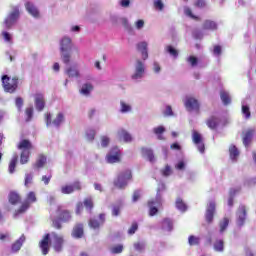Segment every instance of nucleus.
Listing matches in <instances>:
<instances>
[{
	"mask_svg": "<svg viewBox=\"0 0 256 256\" xmlns=\"http://www.w3.org/2000/svg\"><path fill=\"white\" fill-rule=\"evenodd\" d=\"M73 49V41L69 36H64L60 40V53L61 59L65 65H69L71 62V51Z\"/></svg>",
	"mask_w": 256,
	"mask_h": 256,
	"instance_id": "1",
	"label": "nucleus"
},
{
	"mask_svg": "<svg viewBox=\"0 0 256 256\" xmlns=\"http://www.w3.org/2000/svg\"><path fill=\"white\" fill-rule=\"evenodd\" d=\"M3 89L6 93H15L19 85V78L9 77V75H3L1 78Z\"/></svg>",
	"mask_w": 256,
	"mask_h": 256,
	"instance_id": "2",
	"label": "nucleus"
},
{
	"mask_svg": "<svg viewBox=\"0 0 256 256\" xmlns=\"http://www.w3.org/2000/svg\"><path fill=\"white\" fill-rule=\"evenodd\" d=\"M19 17H21L19 6H14L4 20L6 29H12L15 27V25H17V21H19Z\"/></svg>",
	"mask_w": 256,
	"mask_h": 256,
	"instance_id": "3",
	"label": "nucleus"
},
{
	"mask_svg": "<svg viewBox=\"0 0 256 256\" xmlns=\"http://www.w3.org/2000/svg\"><path fill=\"white\" fill-rule=\"evenodd\" d=\"M145 77V62L137 59L134 64V71L131 75L132 81L139 83Z\"/></svg>",
	"mask_w": 256,
	"mask_h": 256,
	"instance_id": "4",
	"label": "nucleus"
},
{
	"mask_svg": "<svg viewBox=\"0 0 256 256\" xmlns=\"http://www.w3.org/2000/svg\"><path fill=\"white\" fill-rule=\"evenodd\" d=\"M46 127L53 125L56 129H59L63 123H65V114L63 112H59L56 114L55 118L51 120V113H47L45 117Z\"/></svg>",
	"mask_w": 256,
	"mask_h": 256,
	"instance_id": "5",
	"label": "nucleus"
},
{
	"mask_svg": "<svg viewBox=\"0 0 256 256\" xmlns=\"http://www.w3.org/2000/svg\"><path fill=\"white\" fill-rule=\"evenodd\" d=\"M130 179H131V172L129 170H125L118 174L117 179L114 180V185L115 187H118V189H125Z\"/></svg>",
	"mask_w": 256,
	"mask_h": 256,
	"instance_id": "6",
	"label": "nucleus"
},
{
	"mask_svg": "<svg viewBox=\"0 0 256 256\" xmlns=\"http://www.w3.org/2000/svg\"><path fill=\"white\" fill-rule=\"evenodd\" d=\"M37 201V196L35 195V192H29L26 201L23 202L20 209L15 213V215H21V213H25L27 209L31 206V203H35Z\"/></svg>",
	"mask_w": 256,
	"mask_h": 256,
	"instance_id": "7",
	"label": "nucleus"
},
{
	"mask_svg": "<svg viewBox=\"0 0 256 256\" xmlns=\"http://www.w3.org/2000/svg\"><path fill=\"white\" fill-rule=\"evenodd\" d=\"M247 219V208L245 205H240L236 212V225L238 227H243Z\"/></svg>",
	"mask_w": 256,
	"mask_h": 256,
	"instance_id": "8",
	"label": "nucleus"
},
{
	"mask_svg": "<svg viewBox=\"0 0 256 256\" xmlns=\"http://www.w3.org/2000/svg\"><path fill=\"white\" fill-rule=\"evenodd\" d=\"M192 141L200 153H205V142H203V136H201L197 130L192 131Z\"/></svg>",
	"mask_w": 256,
	"mask_h": 256,
	"instance_id": "9",
	"label": "nucleus"
},
{
	"mask_svg": "<svg viewBox=\"0 0 256 256\" xmlns=\"http://www.w3.org/2000/svg\"><path fill=\"white\" fill-rule=\"evenodd\" d=\"M106 159L107 163H119V161H121V150H119V147H112Z\"/></svg>",
	"mask_w": 256,
	"mask_h": 256,
	"instance_id": "10",
	"label": "nucleus"
},
{
	"mask_svg": "<svg viewBox=\"0 0 256 256\" xmlns=\"http://www.w3.org/2000/svg\"><path fill=\"white\" fill-rule=\"evenodd\" d=\"M51 243L54 247V251H56L57 253L61 252L63 249V243H64L63 236L58 235L55 232H52L51 233Z\"/></svg>",
	"mask_w": 256,
	"mask_h": 256,
	"instance_id": "11",
	"label": "nucleus"
},
{
	"mask_svg": "<svg viewBox=\"0 0 256 256\" xmlns=\"http://www.w3.org/2000/svg\"><path fill=\"white\" fill-rule=\"evenodd\" d=\"M75 191H81V182L76 181L72 184L64 185L61 187V193L63 195H71V193H75Z\"/></svg>",
	"mask_w": 256,
	"mask_h": 256,
	"instance_id": "12",
	"label": "nucleus"
},
{
	"mask_svg": "<svg viewBox=\"0 0 256 256\" xmlns=\"http://www.w3.org/2000/svg\"><path fill=\"white\" fill-rule=\"evenodd\" d=\"M214 215H215V201L211 200L206 207L205 218L207 223H213Z\"/></svg>",
	"mask_w": 256,
	"mask_h": 256,
	"instance_id": "13",
	"label": "nucleus"
},
{
	"mask_svg": "<svg viewBox=\"0 0 256 256\" xmlns=\"http://www.w3.org/2000/svg\"><path fill=\"white\" fill-rule=\"evenodd\" d=\"M34 105L36 110L39 112L45 109V96L41 93H37L34 95Z\"/></svg>",
	"mask_w": 256,
	"mask_h": 256,
	"instance_id": "14",
	"label": "nucleus"
},
{
	"mask_svg": "<svg viewBox=\"0 0 256 256\" xmlns=\"http://www.w3.org/2000/svg\"><path fill=\"white\" fill-rule=\"evenodd\" d=\"M105 224V214H100L98 219L97 218H91L89 220V227H91V229H99V227H101L102 225Z\"/></svg>",
	"mask_w": 256,
	"mask_h": 256,
	"instance_id": "15",
	"label": "nucleus"
},
{
	"mask_svg": "<svg viewBox=\"0 0 256 256\" xmlns=\"http://www.w3.org/2000/svg\"><path fill=\"white\" fill-rule=\"evenodd\" d=\"M184 105L188 111H198L199 102L193 97H186Z\"/></svg>",
	"mask_w": 256,
	"mask_h": 256,
	"instance_id": "16",
	"label": "nucleus"
},
{
	"mask_svg": "<svg viewBox=\"0 0 256 256\" xmlns=\"http://www.w3.org/2000/svg\"><path fill=\"white\" fill-rule=\"evenodd\" d=\"M65 75H67L70 79H78V77H81V72L77 66H68L65 68Z\"/></svg>",
	"mask_w": 256,
	"mask_h": 256,
	"instance_id": "17",
	"label": "nucleus"
},
{
	"mask_svg": "<svg viewBox=\"0 0 256 256\" xmlns=\"http://www.w3.org/2000/svg\"><path fill=\"white\" fill-rule=\"evenodd\" d=\"M25 234H22L18 240H16L12 246H11V252L12 253H19L21 251V248L23 247V244L25 243Z\"/></svg>",
	"mask_w": 256,
	"mask_h": 256,
	"instance_id": "18",
	"label": "nucleus"
},
{
	"mask_svg": "<svg viewBox=\"0 0 256 256\" xmlns=\"http://www.w3.org/2000/svg\"><path fill=\"white\" fill-rule=\"evenodd\" d=\"M117 136L118 139H120V141H124V143H131V141H133V137L125 129H119L117 132Z\"/></svg>",
	"mask_w": 256,
	"mask_h": 256,
	"instance_id": "19",
	"label": "nucleus"
},
{
	"mask_svg": "<svg viewBox=\"0 0 256 256\" xmlns=\"http://www.w3.org/2000/svg\"><path fill=\"white\" fill-rule=\"evenodd\" d=\"M51 235L50 234H46L44 239L41 240L40 242V249L42 251V255H47V253H49V239H50Z\"/></svg>",
	"mask_w": 256,
	"mask_h": 256,
	"instance_id": "20",
	"label": "nucleus"
},
{
	"mask_svg": "<svg viewBox=\"0 0 256 256\" xmlns=\"http://www.w3.org/2000/svg\"><path fill=\"white\" fill-rule=\"evenodd\" d=\"M84 230H83V224L79 223L76 224L72 230V237L74 239H81L83 237Z\"/></svg>",
	"mask_w": 256,
	"mask_h": 256,
	"instance_id": "21",
	"label": "nucleus"
},
{
	"mask_svg": "<svg viewBox=\"0 0 256 256\" xmlns=\"http://www.w3.org/2000/svg\"><path fill=\"white\" fill-rule=\"evenodd\" d=\"M147 42H140L137 44L138 51L141 52L143 61H147L149 58V53L147 52Z\"/></svg>",
	"mask_w": 256,
	"mask_h": 256,
	"instance_id": "22",
	"label": "nucleus"
},
{
	"mask_svg": "<svg viewBox=\"0 0 256 256\" xmlns=\"http://www.w3.org/2000/svg\"><path fill=\"white\" fill-rule=\"evenodd\" d=\"M159 203H157V198L155 200H150L148 202V206L150 208V211H149V215L150 217H153L155 215H157V213H159V209H157V207H159Z\"/></svg>",
	"mask_w": 256,
	"mask_h": 256,
	"instance_id": "23",
	"label": "nucleus"
},
{
	"mask_svg": "<svg viewBox=\"0 0 256 256\" xmlns=\"http://www.w3.org/2000/svg\"><path fill=\"white\" fill-rule=\"evenodd\" d=\"M18 149H20V151L31 152V149H33V144H31V141H29L27 139H23L19 142Z\"/></svg>",
	"mask_w": 256,
	"mask_h": 256,
	"instance_id": "24",
	"label": "nucleus"
},
{
	"mask_svg": "<svg viewBox=\"0 0 256 256\" xmlns=\"http://www.w3.org/2000/svg\"><path fill=\"white\" fill-rule=\"evenodd\" d=\"M26 9L28 13L32 15V17H34L35 19H39V15H40L39 10L35 5H33V3L31 2L26 3Z\"/></svg>",
	"mask_w": 256,
	"mask_h": 256,
	"instance_id": "25",
	"label": "nucleus"
},
{
	"mask_svg": "<svg viewBox=\"0 0 256 256\" xmlns=\"http://www.w3.org/2000/svg\"><path fill=\"white\" fill-rule=\"evenodd\" d=\"M253 135H255V129H248L243 137V145L249 147V143H251Z\"/></svg>",
	"mask_w": 256,
	"mask_h": 256,
	"instance_id": "26",
	"label": "nucleus"
},
{
	"mask_svg": "<svg viewBox=\"0 0 256 256\" xmlns=\"http://www.w3.org/2000/svg\"><path fill=\"white\" fill-rule=\"evenodd\" d=\"M202 29L206 31H217V22L212 20H205Z\"/></svg>",
	"mask_w": 256,
	"mask_h": 256,
	"instance_id": "27",
	"label": "nucleus"
},
{
	"mask_svg": "<svg viewBox=\"0 0 256 256\" xmlns=\"http://www.w3.org/2000/svg\"><path fill=\"white\" fill-rule=\"evenodd\" d=\"M133 111V106L131 104L127 103L125 100L120 101V113L123 115L127 113H131Z\"/></svg>",
	"mask_w": 256,
	"mask_h": 256,
	"instance_id": "28",
	"label": "nucleus"
},
{
	"mask_svg": "<svg viewBox=\"0 0 256 256\" xmlns=\"http://www.w3.org/2000/svg\"><path fill=\"white\" fill-rule=\"evenodd\" d=\"M142 155L148 159L150 163H155V155L153 154V150L149 148H142Z\"/></svg>",
	"mask_w": 256,
	"mask_h": 256,
	"instance_id": "29",
	"label": "nucleus"
},
{
	"mask_svg": "<svg viewBox=\"0 0 256 256\" xmlns=\"http://www.w3.org/2000/svg\"><path fill=\"white\" fill-rule=\"evenodd\" d=\"M220 99L223 105H231V95L225 90L220 91Z\"/></svg>",
	"mask_w": 256,
	"mask_h": 256,
	"instance_id": "30",
	"label": "nucleus"
},
{
	"mask_svg": "<svg viewBox=\"0 0 256 256\" xmlns=\"http://www.w3.org/2000/svg\"><path fill=\"white\" fill-rule=\"evenodd\" d=\"M213 249L216 253H223L225 251V242L221 239H218L213 244Z\"/></svg>",
	"mask_w": 256,
	"mask_h": 256,
	"instance_id": "31",
	"label": "nucleus"
},
{
	"mask_svg": "<svg viewBox=\"0 0 256 256\" xmlns=\"http://www.w3.org/2000/svg\"><path fill=\"white\" fill-rule=\"evenodd\" d=\"M45 163H47V157H45L43 154H40L36 163L34 164V169H42V167H45Z\"/></svg>",
	"mask_w": 256,
	"mask_h": 256,
	"instance_id": "32",
	"label": "nucleus"
},
{
	"mask_svg": "<svg viewBox=\"0 0 256 256\" xmlns=\"http://www.w3.org/2000/svg\"><path fill=\"white\" fill-rule=\"evenodd\" d=\"M93 91V83L92 82H85L82 84V88L80 90V93L82 95H89Z\"/></svg>",
	"mask_w": 256,
	"mask_h": 256,
	"instance_id": "33",
	"label": "nucleus"
},
{
	"mask_svg": "<svg viewBox=\"0 0 256 256\" xmlns=\"http://www.w3.org/2000/svg\"><path fill=\"white\" fill-rule=\"evenodd\" d=\"M8 199L11 205H17V203L21 202V196H19L16 192H10Z\"/></svg>",
	"mask_w": 256,
	"mask_h": 256,
	"instance_id": "34",
	"label": "nucleus"
},
{
	"mask_svg": "<svg viewBox=\"0 0 256 256\" xmlns=\"http://www.w3.org/2000/svg\"><path fill=\"white\" fill-rule=\"evenodd\" d=\"M18 160H19V156L17 154H14L10 161L9 168H8V171L10 174L15 173V168L17 167Z\"/></svg>",
	"mask_w": 256,
	"mask_h": 256,
	"instance_id": "35",
	"label": "nucleus"
},
{
	"mask_svg": "<svg viewBox=\"0 0 256 256\" xmlns=\"http://www.w3.org/2000/svg\"><path fill=\"white\" fill-rule=\"evenodd\" d=\"M162 229L163 231H173V220L165 218L162 221Z\"/></svg>",
	"mask_w": 256,
	"mask_h": 256,
	"instance_id": "36",
	"label": "nucleus"
},
{
	"mask_svg": "<svg viewBox=\"0 0 256 256\" xmlns=\"http://www.w3.org/2000/svg\"><path fill=\"white\" fill-rule=\"evenodd\" d=\"M241 191V187H236V188H232L230 189V192H229V199H228V205L229 207H233V199L235 197V194L236 193H239Z\"/></svg>",
	"mask_w": 256,
	"mask_h": 256,
	"instance_id": "37",
	"label": "nucleus"
},
{
	"mask_svg": "<svg viewBox=\"0 0 256 256\" xmlns=\"http://www.w3.org/2000/svg\"><path fill=\"white\" fill-rule=\"evenodd\" d=\"M164 131H165V127H163V126H158L153 129V133H155V135H157V139L159 141H165V137L163 136Z\"/></svg>",
	"mask_w": 256,
	"mask_h": 256,
	"instance_id": "38",
	"label": "nucleus"
},
{
	"mask_svg": "<svg viewBox=\"0 0 256 256\" xmlns=\"http://www.w3.org/2000/svg\"><path fill=\"white\" fill-rule=\"evenodd\" d=\"M229 153H230V159L232 161H237V157H239V150L237 149V146L231 145L229 147Z\"/></svg>",
	"mask_w": 256,
	"mask_h": 256,
	"instance_id": "39",
	"label": "nucleus"
},
{
	"mask_svg": "<svg viewBox=\"0 0 256 256\" xmlns=\"http://www.w3.org/2000/svg\"><path fill=\"white\" fill-rule=\"evenodd\" d=\"M31 155V152L29 150H23L20 155V163L21 165H25L29 163V157Z\"/></svg>",
	"mask_w": 256,
	"mask_h": 256,
	"instance_id": "40",
	"label": "nucleus"
},
{
	"mask_svg": "<svg viewBox=\"0 0 256 256\" xmlns=\"http://www.w3.org/2000/svg\"><path fill=\"white\" fill-rule=\"evenodd\" d=\"M82 204L84 205L85 209L88 210L89 213L93 211V198H85Z\"/></svg>",
	"mask_w": 256,
	"mask_h": 256,
	"instance_id": "41",
	"label": "nucleus"
},
{
	"mask_svg": "<svg viewBox=\"0 0 256 256\" xmlns=\"http://www.w3.org/2000/svg\"><path fill=\"white\" fill-rule=\"evenodd\" d=\"M229 227V218H223L222 221H220L219 223V232L221 234L225 233V231H227V228Z\"/></svg>",
	"mask_w": 256,
	"mask_h": 256,
	"instance_id": "42",
	"label": "nucleus"
},
{
	"mask_svg": "<svg viewBox=\"0 0 256 256\" xmlns=\"http://www.w3.org/2000/svg\"><path fill=\"white\" fill-rule=\"evenodd\" d=\"M161 191H165V184L160 182L157 188L156 200L158 205H161Z\"/></svg>",
	"mask_w": 256,
	"mask_h": 256,
	"instance_id": "43",
	"label": "nucleus"
},
{
	"mask_svg": "<svg viewBox=\"0 0 256 256\" xmlns=\"http://www.w3.org/2000/svg\"><path fill=\"white\" fill-rule=\"evenodd\" d=\"M165 51L169 53V55H171V57H173L174 59H177V57H179V51H177V49H175V47L171 45L166 46Z\"/></svg>",
	"mask_w": 256,
	"mask_h": 256,
	"instance_id": "44",
	"label": "nucleus"
},
{
	"mask_svg": "<svg viewBox=\"0 0 256 256\" xmlns=\"http://www.w3.org/2000/svg\"><path fill=\"white\" fill-rule=\"evenodd\" d=\"M242 114L245 119H251V110L245 102H242Z\"/></svg>",
	"mask_w": 256,
	"mask_h": 256,
	"instance_id": "45",
	"label": "nucleus"
},
{
	"mask_svg": "<svg viewBox=\"0 0 256 256\" xmlns=\"http://www.w3.org/2000/svg\"><path fill=\"white\" fill-rule=\"evenodd\" d=\"M33 177H34V174L32 172L25 174V181H24L25 187H31V185H33Z\"/></svg>",
	"mask_w": 256,
	"mask_h": 256,
	"instance_id": "46",
	"label": "nucleus"
},
{
	"mask_svg": "<svg viewBox=\"0 0 256 256\" xmlns=\"http://www.w3.org/2000/svg\"><path fill=\"white\" fill-rule=\"evenodd\" d=\"M207 125L210 129H216L217 125H219V118L217 117H211L207 121Z\"/></svg>",
	"mask_w": 256,
	"mask_h": 256,
	"instance_id": "47",
	"label": "nucleus"
},
{
	"mask_svg": "<svg viewBox=\"0 0 256 256\" xmlns=\"http://www.w3.org/2000/svg\"><path fill=\"white\" fill-rule=\"evenodd\" d=\"M25 115H26V123H29V121H32L33 119V105H30L25 109Z\"/></svg>",
	"mask_w": 256,
	"mask_h": 256,
	"instance_id": "48",
	"label": "nucleus"
},
{
	"mask_svg": "<svg viewBox=\"0 0 256 256\" xmlns=\"http://www.w3.org/2000/svg\"><path fill=\"white\" fill-rule=\"evenodd\" d=\"M154 9L156 11H163L165 9V4L163 0H153Z\"/></svg>",
	"mask_w": 256,
	"mask_h": 256,
	"instance_id": "49",
	"label": "nucleus"
},
{
	"mask_svg": "<svg viewBox=\"0 0 256 256\" xmlns=\"http://www.w3.org/2000/svg\"><path fill=\"white\" fill-rule=\"evenodd\" d=\"M176 208L178 211H182V213H185V211H187V205L183 203V200H181V198H178L176 200Z\"/></svg>",
	"mask_w": 256,
	"mask_h": 256,
	"instance_id": "50",
	"label": "nucleus"
},
{
	"mask_svg": "<svg viewBox=\"0 0 256 256\" xmlns=\"http://www.w3.org/2000/svg\"><path fill=\"white\" fill-rule=\"evenodd\" d=\"M95 135H96L95 129L89 128V129L86 130V139H87V141H94Z\"/></svg>",
	"mask_w": 256,
	"mask_h": 256,
	"instance_id": "51",
	"label": "nucleus"
},
{
	"mask_svg": "<svg viewBox=\"0 0 256 256\" xmlns=\"http://www.w3.org/2000/svg\"><path fill=\"white\" fill-rule=\"evenodd\" d=\"M187 62L191 65V67H197V65H199V58L195 56H189L187 58Z\"/></svg>",
	"mask_w": 256,
	"mask_h": 256,
	"instance_id": "52",
	"label": "nucleus"
},
{
	"mask_svg": "<svg viewBox=\"0 0 256 256\" xmlns=\"http://www.w3.org/2000/svg\"><path fill=\"white\" fill-rule=\"evenodd\" d=\"M111 253H113L114 255H118L119 253H123V244H118L116 246H113L110 249Z\"/></svg>",
	"mask_w": 256,
	"mask_h": 256,
	"instance_id": "53",
	"label": "nucleus"
},
{
	"mask_svg": "<svg viewBox=\"0 0 256 256\" xmlns=\"http://www.w3.org/2000/svg\"><path fill=\"white\" fill-rule=\"evenodd\" d=\"M61 221H64L67 223V221H71V213L67 210H64L62 214L60 215Z\"/></svg>",
	"mask_w": 256,
	"mask_h": 256,
	"instance_id": "54",
	"label": "nucleus"
},
{
	"mask_svg": "<svg viewBox=\"0 0 256 256\" xmlns=\"http://www.w3.org/2000/svg\"><path fill=\"white\" fill-rule=\"evenodd\" d=\"M188 243L191 246L199 245V243H201V239L199 237H196V236H189Z\"/></svg>",
	"mask_w": 256,
	"mask_h": 256,
	"instance_id": "55",
	"label": "nucleus"
},
{
	"mask_svg": "<svg viewBox=\"0 0 256 256\" xmlns=\"http://www.w3.org/2000/svg\"><path fill=\"white\" fill-rule=\"evenodd\" d=\"M186 165H187L186 161L180 160L178 161V163H176L175 169H177L178 171H185Z\"/></svg>",
	"mask_w": 256,
	"mask_h": 256,
	"instance_id": "56",
	"label": "nucleus"
},
{
	"mask_svg": "<svg viewBox=\"0 0 256 256\" xmlns=\"http://www.w3.org/2000/svg\"><path fill=\"white\" fill-rule=\"evenodd\" d=\"M3 39L6 41V43H13V37L11 34L7 31L2 32Z\"/></svg>",
	"mask_w": 256,
	"mask_h": 256,
	"instance_id": "57",
	"label": "nucleus"
},
{
	"mask_svg": "<svg viewBox=\"0 0 256 256\" xmlns=\"http://www.w3.org/2000/svg\"><path fill=\"white\" fill-rule=\"evenodd\" d=\"M109 143H111V139L109 138V136L101 137V146L102 147H109Z\"/></svg>",
	"mask_w": 256,
	"mask_h": 256,
	"instance_id": "58",
	"label": "nucleus"
},
{
	"mask_svg": "<svg viewBox=\"0 0 256 256\" xmlns=\"http://www.w3.org/2000/svg\"><path fill=\"white\" fill-rule=\"evenodd\" d=\"M15 105H16L18 111L21 112L23 109V98L17 97L15 100Z\"/></svg>",
	"mask_w": 256,
	"mask_h": 256,
	"instance_id": "59",
	"label": "nucleus"
},
{
	"mask_svg": "<svg viewBox=\"0 0 256 256\" xmlns=\"http://www.w3.org/2000/svg\"><path fill=\"white\" fill-rule=\"evenodd\" d=\"M184 13L187 17H190V19H197V16L193 15V12L191 11V8L185 7Z\"/></svg>",
	"mask_w": 256,
	"mask_h": 256,
	"instance_id": "60",
	"label": "nucleus"
},
{
	"mask_svg": "<svg viewBox=\"0 0 256 256\" xmlns=\"http://www.w3.org/2000/svg\"><path fill=\"white\" fill-rule=\"evenodd\" d=\"M161 173H162L163 177H169V175H171V173H172L171 166L167 165L165 167V169L161 170Z\"/></svg>",
	"mask_w": 256,
	"mask_h": 256,
	"instance_id": "61",
	"label": "nucleus"
},
{
	"mask_svg": "<svg viewBox=\"0 0 256 256\" xmlns=\"http://www.w3.org/2000/svg\"><path fill=\"white\" fill-rule=\"evenodd\" d=\"M53 176L51 174L49 175H43L41 181L44 183V185H49L51 183V178Z\"/></svg>",
	"mask_w": 256,
	"mask_h": 256,
	"instance_id": "62",
	"label": "nucleus"
},
{
	"mask_svg": "<svg viewBox=\"0 0 256 256\" xmlns=\"http://www.w3.org/2000/svg\"><path fill=\"white\" fill-rule=\"evenodd\" d=\"M134 249H136V251H144L145 250V243L143 242H137L134 244Z\"/></svg>",
	"mask_w": 256,
	"mask_h": 256,
	"instance_id": "63",
	"label": "nucleus"
},
{
	"mask_svg": "<svg viewBox=\"0 0 256 256\" xmlns=\"http://www.w3.org/2000/svg\"><path fill=\"white\" fill-rule=\"evenodd\" d=\"M153 72L156 73V75H159L161 73V65L158 64V62L153 63Z\"/></svg>",
	"mask_w": 256,
	"mask_h": 256,
	"instance_id": "64",
	"label": "nucleus"
}]
</instances>
